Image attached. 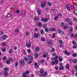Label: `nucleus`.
I'll return each mask as SVG.
<instances>
[{
  "label": "nucleus",
  "instance_id": "obj_1",
  "mask_svg": "<svg viewBox=\"0 0 77 77\" xmlns=\"http://www.w3.org/2000/svg\"><path fill=\"white\" fill-rule=\"evenodd\" d=\"M55 61H52L51 64L52 65H54V64L55 65H57V63H58V61L57 60H56Z\"/></svg>",
  "mask_w": 77,
  "mask_h": 77
},
{
  "label": "nucleus",
  "instance_id": "obj_2",
  "mask_svg": "<svg viewBox=\"0 0 77 77\" xmlns=\"http://www.w3.org/2000/svg\"><path fill=\"white\" fill-rule=\"evenodd\" d=\"M40 77H42V76L43 75V74L42 73H44V70L42 69H40Z\"/></svg>",
  "mask_w": 77,
  "mask_h": 77
},
{
  "label": "nucleus",
  "instance_id": "obj_3",
  "mask_svg": "<svg viewBox=\"0 0 77 77\" xmlns=\"http://www.w3.org/2000/svg\"><path fill=\"white\" fill-rule=\"evenodd\" d=\"M41 20L42 21H44V22H45L46 23L47 22V21H48V20H47V18H42L41 19Z\"/></svg>",
  "mask_w": 77,
  "mask_h": 77
},
{
  "label": "nucleus",
  "instance_id": "obj_4",
  "mask_svg": "<svg viewBox=\"0 0 77 77\" xmlns=\"http://www.w3.org/2000/svg\"><path fill=\"white\" fill-rule=\"evenodd\" d=\"M40 36V34H36L35 33L34 34V36L35 38H38V36Z\"/></svg>",
  "mask_w": 77,
  "mask_h": 77
},
{
  "label": "nucleus",
  "instance_id": "obj_5",
  "mask_svg": "<svg viewBox=\"0 0 77 77\" xmlns=\"http://www.w3.org/2000/svg\"><path fill=\"white\" fill-rule=\"evenodd\" d=\"M2 38L3 40H6L7 39V35H3L2 37Z\"/></svg>",
  "mask_w": 77,
  "mask_h": 77
},
{
  "label": "nucleus",
  "instance_id": "obj_6",
  "mask_svg": "<svg viewBox=\"0 0 77 77\" xmlns=\"http://www.w3.org/2000/svg\"><path fill=\"white\" fill-rule=\"evenodd\" d=\"M46 6V4L45 2H43L41 4V6L42 7H45Z\"/></svg>",
  "mask_w": 77,
  "mask_h": 77
},
{
  "label": "nucleus",
  "instance_id": "obj_7",
  "mask_svg": "<svg viewBox=\"0 0 77 77\" xmlns=\"http://www.w3.org/2000/svg\"><path fill=\"white\" fill-rule=\"evenodd\" d=\"M28 58L29 60H33V57L30 55H29L28 57Z\"/></svg>",
  "mask_w": 77,
  "mask_h": 77
},
{
  "label": "nucleus",
  "instance_id": "obj_8",
  "mask_svg": "<svg viewBox=\"0 0 77 77\" xmlns=\"http://www.w3.org/2000/svg\"><path fill=\"white\" fill-rule=\"evenodd\" d=\"M8 75V72H4V75L5 77H7Z\"/></svg>",
  "mask_w": 77,
  "mask_h": 77
},
{
  "label": "nucleus",
  "instance_id": "obj_9",
  "mask_svg": "<svg viewBox=\"0 0 77 77\" xmlns=\"http://www.w3.org/2000/svg\"><path fill=\"white\" fill-rule=\"evenodd\" d=\"M35 59H37V57H38V53L35 52Z\"/></svg>",
  "mask_w": 77,
  "mask_h": 77
},
{
  "label": "nucleus",
  "instance_id": "obj_10",
  "mask_svg": "<svg viewBox=\"0 0 77 77\" xmlns=\"http://www.w3.org/2000/svg\"><path fill=\"white\" fill-rule=\"evenodd\" d=\"M26 45L28 48H30V46H31V45L29 44L28 43H26Z\"/></svg>",
  "mask_w": 77,
  "mask_h": 77
},
{
  "label": "nucleus",
  "instance_id": "obj_11",
  "mask_svg": "<svg viewBox=\"0 0 77 77\" xmlns=\"http://www.w3.org/2000/svg\"><path fill=\"white\" fill-rule=\"evenodd\" d=\"M63 60V59H62V57H59V61L60 62H61Z\"/></svg>",
  "mask_w": 77,
  "mask_h": 77
},
{
  "label": "nucleus",
  "instance_id": "obj_12",
  "mask_svg": "<svg viewBox=\"0 0 77 77\" xmlns=\"http://www.w3.org/2000/svg\"><path fill=\"white\" fill-rule=\"evenodd\" d=\"M66 8H70V7H72V6L71 5L67 4L66 6Z\"/></svg>",
  "mask_w": 77,
  "mask_h": 77
},
{
  "label": "nucleus",
  "instance_id": "obj_13",
  "mask_svg": "<svg viewBox=\"0 0 77 77\" xmlns=\"http://www.w3.org/2000/svg\"><path fill=\"white\" fill-rule=\"evenodd\" d=\"M6 42H3L2 44V45H1L2 46L5 47V46L6 45Z\"/></svg>",
  "mask_w": 77,
  "mask_h": 77
},
{
  "label": "nucleus",
  "instance_id": "obj_14",
  "mask_svg": "<svg viewBox=\"0 0 77 77\" xmlns=\"http://www.w3.org/2000/svg\"><path fill=\"white\" fill-rule=\"evenodd\" d=\"M64 68V67L63 66H61L59 68V69L60 70H62V69H63Z\"/></svg>",
  "mask_w": 77,
  "mask_h": 77
},
{
  "label": "nucleus",
  "instance_id": "obj_15",
  "mask_svg": "<svg viewBox=\"0 0 77 77\" xmlns=\"http://www.w3.org/2000/svg\"><path fill=\"white\" fill-rule=\"evenodd\" d=\"M58 57H59L57 55L55 56V57L52 58V59H53V60H56V59H57Z\"/></svg>",
  "mask_w": 77,
  "mask_h": 77
},
{
  "label": "nucleus",
  "instance_id": "obj_16",
  "mask_svg": "<svg viewBox=\"0 0 77 77\" xmlns=\"http://www.w3.org/2000/svg\"><path fill=\"white\" fill-rule=\"evenodd\" d=\"M11 17H12V14H8L7 16V17L8 18H11Z\"/></svg>",
  "mask_w": 77,
  "mask_h": 77
},
{
  "label": "nucleus",
  "instance_id": "obj_17",
  "mask_svg": "<svg viewBox=\"0 0 77 77\" xmlns=\"http://www.w3.org/2000/svg\"><path fill=\"white\" fill-rule=\"evenodd\" d=\"M11 63V62H10V61L9 60H7L6 61V63L7 64H10V63Z\"/></svg>",
  "mask_w": 77,
  "mask_h": 77
},
{
  "label": "nucleus",
  "instance_id": "obj_18",
  "mask_svg": "<svg viewBox=\"0 0 77 77\" xmlns=\"http://www.w3.org/2000/svg\"><path fill=\"white\" fill-rule=\"evenodd\" d=\"M66 68L67 69H69V64H67L66 65Z\"/></svg>",
  "mask_w": 77,
  "mask_h": 77
},
{
  "label": "nucleus",
  "instance_id": "obj_19",
  "mask_svg": "<svg viewBox=\"0 0 77 77\" xmlns=\"http://www.w3.org/2000/svg\"><path fill=\"white\" fill-rule=\"evenodd\" d=\"M48 45H51L52 43V41L51 40L48 41Z\"/></svg>",
  "mask_w": 77,
  "mask_h": 77
},
{
  "label": "nucleus",
  "instance_id": "obj_20",
  "mask_svg": "<svg viewBox=\"0 0 77 77\" xmlns=\"http://www.w3.org/2000/svg\"><path fill=\"white\" fill-rule=\"evenodd\" d=\"M73 30V29L72 28V27H70V28L69 32H70V33H71L72 32Z\"/></svg>",
  "mask_w": 77,
  "mask_h": 77
},
{
  "label": "nucleus",
  "instance_id": "obj_21",
  "mask_svg": "<svg viewBox=\"0 0 77 77\" xmlns=\"http://www.w3.org/2000/svg\"><path fill=\"white\" fill-rule=\"evenodd\" d=\"M40 32H41V33L42 35H43L44 33V30L43 29H41L40 30Z\"/></svg>",
  "mask_w": 77,
  "mask_h": 77
},
{
  "label": "nucleus",
  "instance_id": "obj_22",
  "mask_svg": "<svg viewBox=\"0 0 77 77\" xmlns=\"http://www.w3.org/2000/svg\"><path fill=\"white\" fill-rule=\"evenodd\" d=\"M68 26V24H66L64 27H63L64 29H66L67 27Z\"/></svg>",
  "mask_w": 77,
  "mask_h": 77
},
{
  "label": "nucleus",
  "instance_id": "obj_23",
  "mask_svg": "<svg viewBox=\"0 0 77 77\" xmlns=\"http://www.w3.org/2000/svg\"><path fill=\"white\" fill-rule=\"evenodd\" d=\"M21 62L23 65V64H24V63H25V61H24V60H21Z\"/></svg>",
  "mask_w": 77,
  "mask_h": 77
},
{
  "label": "nucleus",
  "instance_id": "obj_24",
  "mask_svg": "<svg viewBox=\"0 0 77 77\" xmlns=\"http://www.w3.org/2000/svg\"><path fill=\"white\" fill-rule=\"evenodd\" d=\"M39 48L38 47H37L35 49V50L36 51H39Z\"/></svg>",
  "mask_w": 77,
  "mask_h": 77
},
{
  "label": "nucleus",
  "instance_id": "obj_25",
  "mask_svg": "<svg viewBox=\"0 0 77 77\" xmlns=\"http://www.w3.org/2000/svg\"><path fill=\"white\" fill-rule=\"evenodd\" d=\"M72 56L74 57H76L77 56V54L75 53L74 54H72Z\"/></svg>",
  "mask_w": 77,
  "mask_h": 77
},
{
  "label": "nucleus",
  "instance_id": "obj_26",
  "mask_svg": "<svg viewBox=\"0 0 77 77\" xmlns=\"http://www.w3.org/2000/svg\"><path fill=\"white\" fill-rule=\"evenodd\" d=\"M15 33H18V29H17L15 31Z\"/></svg>",
  "mask_w": 77,
  "mask_h": 77
},
{
  "label": "nucleus",
  "instance_id": "obj_27",
  "mask_svg": "<svg viewBox=\"0 0 77 77\" xmlns=\"http://www.w3.org/2000/svg\"><path fill=\"white\" fill-rule=\"evenodd\" d=\"M37 12H38V15H41V11L39 10H37Z\"/></svg>",
  "mask_w": 77,
  "mask_h": 77
},
{
  "label": "nucleus",
  "instance_id": "obj_28",
  "mask_svg": "<svg viewBox=\"0 0 77 77\" xmlns=\"http://www.w3.org/2000/svg\"><path fill=\"white\" fill-rule=\"evenodd\" d=\"M65 54H66V55H67V56H69V55L70 54L69 53H68L67 51H65Z\"/></svg>",
  "mask_w": 77,
  "mask_h": 77
},
{
  "label": "nucleus",
  "instance_id": "obj_29",
  "mask_svg": "<svg viewBox=\"0 0 77 77\" xmlns=\"http://www.w3.org/2000/svg\"><path fill=\"white\" fill-rule=\"evenodd\" d=\"M27 77V75L25 73H23V76L22 77Z\"/></svg>",
  "mask_w": 77,
  "mask_h": 77
},
{
  "label": "nucleus",
  "instance_id": "obj_30",
  "mask_svg": "<svg viewBox=\"0 0 77 77\" xmlns=\"http://www.w3.org/2000/svg\"><path fill=\"white\" fill-rule=\"evenodd\" d=\"M4 72H7V71H8V69L7 68V67H5L4 68Z\"/></svg>",
  "mask_w": 77,
  "mask_h": 77
},
{
  "label": "nucleus",
  "instance_id": "obj_31",
  "mask_svg": "<svg viewBox=\"0 0 77 77\" xmlns=\"http://www.w3.org/2000/svg\"><path fill=\"white\" fill-rule=\"evenodd\" d=\"M6 50V49L5 48H4L2 49V51L3 52H5Z\"/></svg>",
  "mask_w": 77,
  "mask_h": 77
},
{
  "label": "nucleus",
  "instance_id": "obj_32",
  "mask_svg": "<svg viewBox=\"0 0 77 77\" xmlns=\"http://www.w3.org/2000/svg\"><path fill=\"white\" fill-rule=\"evenodd\" d=\"M34 19L35 21H36L38 20V17H35L34 18Z\"/></svg>",
  "mask_w": 77,
  "mask_h": 77
},
{
  "label": "nucleus",
  "instance_id": "obj_33",
  "mask_svg": "<svg viewBox=\"0 0 77 77\" xmlns=\"http://www.w3.org/2000/svg\"><path fill=\"white\" fill-rule=\"evenodd\" d=\"M41 39L42 41H45V38H41Z\"/></svg>",
  "mask_w": 77,
  "mask_h": 77
},
{
  "label": "nucleus",
  "instance_id": "obj_34",
  "mask_svg": "<svg viewBox=\"0 0 77 77\" xmlns=\"http://www.w3.org/2000/svg\"><path fill=\"white\" fill-rule=\"evenodd\" d=\"M29 71H27L25 72V73L26 75H28L29 74Z\"/></svg>",
  "mask_w": 77,
  "mask_h": 77
},
{
  "label": "nucleus",
  "instance_id": "obj_35",
  "mask_svg": "<svg viewBox=\"0 0 77 77\" xmlns=\"http://www.w3.org/2000/svg\"><path fill=\"white\" fill-rule=\"evenodd\" d=\"M38 26L39 27H41L42 26V23L40 22L38 23Z\"/></svg>",
  "mask_w": 77,
  "mask_h": 77
},
{
  "label": "nucleus",
  "instance_id": "obj_36",
  "mask_svg": "<svg viewBox=\"0 0 77 77\" xmlns=\"http://www.w3.org/2000/svg\"><path fill=\"white\" fill-rule=\"evenodd\" d=\"M3 59L4 60H6V56H4L3 58Z\"/></svg>",
  "mask_w": 77,
  "mask_h": 77
},
{
  "label": "nucleus",
  "instance_id": "obj_37",
  "mask_svg": "<svg viewBox=\"0 0 77 77\" xmlns=\"http://www.w3.org/2000/svg\"><path fill=\"white\" fill-rule=\"evenodd\" d=\"M27 51L29 54H30V52H31V51L30 50V49H29L27 50Z\"/></svg>",
  "mask_w": 77,
  "mask_h": 77
},
{
  "label": "nucleus",
  "instance_id": "obj_38",
  "mask_svg": "<svg viewBox=\"0 0 77 77\" xmlns=\"http://www.w3.org/2000/svg\"><path fill=\"white\" fill-rule=\"evenodd\" d=\"M55 36H56V34L54 33L53 34V35L52 36L53 38H55Z\"/></svg>",
  "mask_w": 77,
  "mask_h": 77
},
{
  "label": "nucleus",
  "instance_id": "obj_39",
  "mask_svg": "<svg viewBox=\"0 0 77 77\" xmlns=\"http://www.w3.org/2000/svg\"><path fill=\"white\" fill-rule=\"evenodd\" d=\"M47 72H45L43 74V76L44 77H45V76H46V75H47Z\"/></svg>",
  "mask_w": 77,
  "mask_h": 77
},
{
  "label": "nucleus",
  "instance_id": "obj_40",
  "mask_svg": "<svg viewBox=\"0 0 77 77\" xmlns=\"http://www.w3.org/2000/svg\"><path fill=\"white\" fill-rule=\"evenodd\" d=\"M74 12L76 15H77V10L76 9L74 10Z\"/></svg>",
  "mask_w": 77,
  "mask_h": 77
},
{
  "label": "nucleus",
  "instance_id": "obj_41",
  "mask_svg": "<svg viewBox=\"0 0 77 77\" xmlns=\"http://www.w3.org/2000/svg\"><path fill=\"white\" fill-rule=\"evenodd\" d=\"M59 43L60 44H62V41L61 40H60L59 41Z\"/></svg>",
  "mask_w": 77,
  "mask_h": 77
},
{
  "label": "nucleus",
  "instance_id": "obj_42",
  "mask_svg": "<svg viewBox=\"0 0 77 77\" xmlns=\"http://www.w3.org/2000/svg\"><path fill=\"white\" fill-rule=\"evenodd\" d=\"M58 18V17L56 16L55 18H54V20L55 21H56Z\"/></svg>",
  "mask_w": 77,
  "mask_h": 77
},
{
  "label": "nucleus",
  "instance_id": "obj_43",
  "mask_svg": "<svg viewBox=\"0 0 77 77\" xmlns=\"http://www.w3.org/2000/svg\"><path fill=\"white\" fill-rule=\"evenodd\" d=\"M71 36L72 38H74L75 36L74 35V34H72L71 35Z\"/></svg>",
  "mask_w": 77,
  "mask_h": 77
},
{
  "label": "nucleus",
  "instance_id": "obj_44",
  "mask_svg": "<svg viewBox=\"0 0 77 77\" xmlns=\"http://www.w3.org/2000/svg\"><path fill=\"white\" fill-rule=\"evenodd\" d=\"M40 63L43 64L44 63V61L43 60H42L40 61Z\"/></svg>",
  "mask_w": 77,
  "mask_h": 77
},
{
  "label": "nucleus",
  "instance_id": "obj_45",
  "mask_svg": "<svg viewBox=\"0 0 77 77\" xmlns=\"http://www.w3.org/2000/svg\"><path fill=\"white\" fill-rule=\"evenodd\" d=\"M66 22H69V19L68 18H66Z\"/></svg>",
  "mask_w": 77,
  "mask_h": 77
},
{
  "label": "nucleus",
  "instance_id": "obj_46",
  "mask_svg": "<svg viewBox=\"0 0 77 77\" xmlns=\"http://www.w3.org/2000/svg\"><path fill=\"white\" fill-rule=\"evenodd\" d=\"M48 4L49 6H51V2H49Z\"/></svg>",
  "mask_w": 77,
  "mask_h": 77
},
{
  "label": "nucleus",
  "instance_id": "obj_47",
  "mask_svg": "<svg viewBox=\"0 0 77 77\" xmlns=\"http://www.w3.org/2000/svg\"><path fill=\"white\" fill-rule=\"evenodd\" d=\"M12 50L11 49L10 50H9L8 52L10 53H12Z\"/></svg>",
  "mask_w": 77,
  "mask_h": 77
},
{
  "label": "nucleus",
  "instance_id": "obj_48",
  "mask_svg": "<svg viewBox=\"0 0 77 77\" xmlns=\"http://www.w3.org/2000/svg\"><path fill=\"white\" fill-rule=\"evenodd\" d=\"M24 59L25 61H27V57H24Z\"/></svg>",
  "mask_w": 77,
  "mask_h": 77
},
{
  "label": "nucleus",
  "instance_id": "obj_49",
  "mask_svg": "<svg viewBox=\"0 0 77 77\" xmlns=\"http://www.w3.org/2000/svg\"><path fill=\"white\" fill-rule=\"evenodd\" d=\"M51 30H52V32H54V31H55V29L54 28V27L52 28Z\"/></svg>",
  "mask_w": 77,
  "mask_h": 77
},
{
  "label": "nucleus",
  "instance_id": "obj_50",
  "mask_svg": "<svg viewBox=\"0 0 77 77\" xmlns=\"http://www.w3.org/2000/svg\"><path fill=\"white\" fill-rule=\"evenodd\" d=\"M57 15H58V17H62V14H61L60 13L58 14Z\"/></svg>",
  "mask_w": 77,
  "mask_h": 77
},
{
  "label": "nucleus",
  "instance_id": "obj_51",
  "mask_svg": "<svg viewBox=\"0 0 77 77\" xmlns=\"http://www.w3.org/2000/svg\"><path fill=\"white\" fill-rule=\"evenodd\" d=\"M72 62L74 63H75V62H77V61L76 60H72Z\"/></svg>",
  "mask_w": 77,
  "mask_h": 77
},
{
  "label": "nucleus",
  "instance_id": "obj_52",
  "mask_svg": "<svg viewBox=\"0 0 77 77\" xmlns=\"http://www.w3.org/2000/svg\"><path fill=\"white\" fill-rule=\"evenodd\" d=\"M18 62H17L16 63L15 66H16V67H17V66H18Z\"/></svg>",
  "mask_w": 77,
  "mask_h": 77
},
{
  "label": "nucleus",
  "instance_id": "obj_53",
  "mask_svg": "<svg viewBox=\"0 0 77 77\" xmlns=\"http://www.w3.org/2000/svg\"><path fill=\"white\" fill-rule=\"evenodd\" d=\"M45 31L46 32H48V29L47 28H45Z\"/></svg>",
  "mask_w": 77,
  "mask_h": 77
},
{
  "label": "nucleus",
  "instance_id": "obj_54",
  "mask_svg": "<svg viewBox=\"0 0 77 77\" xmlns=\"http://www.w3.org/2000/svg\"><path fill=\"white\" fill-rule=\"evenodd\" d=\"M64 25V23L63 22H62L61 23V26L62 27H63V25Z\"/></svg>",
  "mask_w": 77,
  "mask_h": 77
},
{
  "label": "nucleus",
  "instance_id": "obj_55",
  "mask_svg": "<svg viewBox=\"0 0 77 77\" xmlns=\"http://www.w3.org/2000/svg\"><path fill=\"white\" fill-rule=\"evenodd\" d=\"M37 65H38V63L37 62H35L34 64V66H37Z\"/></svg>",
  "mask_w": 77,
  "mask_h": 77
},
{
  "label": "nucleus",
  "instance_id": "obj_56",
  "mask_svg": "<svg viewBox=\"0 0 77 77\" xmlns=\"http://www.w3.org/2000/svg\"><path fill=\"white\" fill-rule=\"evenodd\" d=\"M32 62V61L31 60H30L28 62V64H30Z\"/></svg>",
  "mask_w": 77,
  "mask_h": 77
},
{
  "label": "nucleus",
  "instance_id": "obj_57",
  "mask_svg": "<svg viewBox=\"0 0 77 77\" xmlns=\"http://www.w3.org/2000/svg\"><path fill=\"white\" fill-rule=\"evenodd\" d=\"M3 34V32H0V35H2Z\"/></svg>",
  "mask_w": 77,
  "mask_h": 77
},
{
  "label": "nucleus",
  "instance_id": "obj_58",
  "mask_svg": "<svg viewBox=\"0 0 77 77\" xmlns=\"http://www.w3.org/2000/svg\"><path fill=\"white\" fill-rule=\"evenodd\" d=\"M23 15H24V14L23 13H21L19 15V16L20 17H23Z\"/></svg>",
  "mask_w": 77,
  "mask_h": 77
},
{
  "label": "nucleus",
  "instance_id": "obj_59",
  "mask_svg": "<svg viewBox=\"0 0 77 77\" xmlns=\"http://www.w3.org/2000/svg\"><path fill=\"white\" fill-rule=\"evenodd\" d=\"M75 68L76 70V71L77 72V65L75 66Z\"/></svg>",
  "mask_w": 77,
  "mask_h": 77
},
{
  "label": "nucleus",
  "instance_id": "obj_60",
  "mask_svg": "<svg viewBox=\"0 0 77 77\" xmlns=\"http://www.w3.org/2000/svg\"><path fill=\"white\" fill-rule=\"evenodd\" d=\"M43 56L44 57H45V58L46 57V54H44V55H43Z\"/></svg>",
  "mask_w": 77,
  "mask_h": 77
},
{
  "label": "nucleus",
  "instance_id": "obj_61",
  "mask_svg": "<svg viewBox=\"0 0 77 77\" xmlns=\"http://www.w3.org/2000/svg\"><path fill=\"white\" fill-rule=\"evenodd\" d=\"M26 35H29V32H26Z\"/></svg>",
  "mask_w": 77,
  "mask_h": 77
},
{
  "label": "nucleus",
  "instance_id": "obj_62",
  "mask_svg": "<svg viewBox=\"0 0 77 77\" xmlns=\"http://www.w3.org/2000/svg\"><path fill=\"white\" fill-rule=\"evenodd\" d=\"M63 45L61 44H60V45H59V47H63Z\"/></svg>",
  "mask_w": 77,
  "mask_h": 77
},
{
  "label": "nucleus",
  "instance_id": "obj_63",
  "mask_svg": "<svg viewBox=\"0 0 77 77\" xmlns=\"http://www.w3.org/2000/svg\"><path fill=\"white\" fill-rule=\"evenodd\" d=\"M48 30L50 31V32H51V28H49L48 29Z\"/></svg>",
  "mask_w": 77,
  "mask_h": 77
},
{
  "label": "nucleus",
  "instance_id": "obj_64",
  "mask_svg": "<svg viewBox=\"0 0 77 77\" xmlns=\"http://www.w3.org/2000/svg\"><path fill=\"white\" fill-rule=\"evenodd\" d=\"M73 20L74 21H77V18H73Z\"/></svg>",
  "mask_w": 77,
  "mask_h": 77
}]
</instances>
